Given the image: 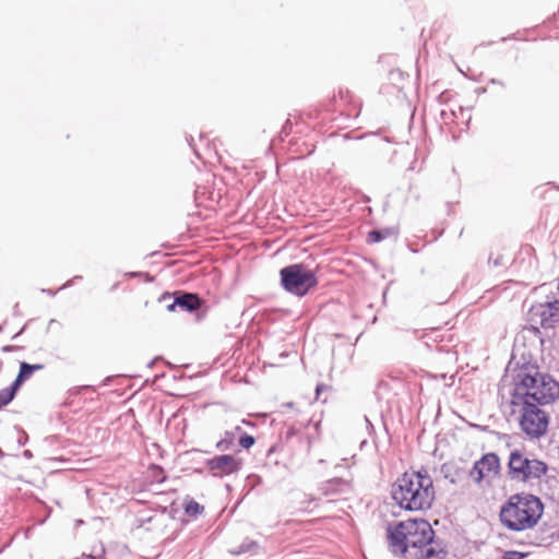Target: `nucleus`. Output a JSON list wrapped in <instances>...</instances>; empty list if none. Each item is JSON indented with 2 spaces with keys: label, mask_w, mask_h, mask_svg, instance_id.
I'll use <instances>...</instances> for the list:
<instances>
[{
  "label": "nucleus",
  "mask_w": 559,
  "mask_h": 559,
  "mask_svg": "<svg viewBox=\"0 0 559 559\" xmlns=\"http://www.w3.org/2000/svg\"><path fill=\"white\" fill-rule=\"evenodd\" d=\"M389 550L404 559H445V542L436 535L425 519H408L390 523L386 527Z\"/></svg>",
  "instance_id": "1"
},
{
  "label": "nucleus",
  "mask_w": 559,
  "mask_h": 559,
  "mask_svg": "<svg viewBox=\"0 0 559 559\" xmlns=\"http://www.w3.org/2000/svg\"><path fill=\"white\" fill-rule=\"evenodd\" d=\"M394 502L406 511H426L435 501L433 480L425 467L406 471L391 487Z\"/></svg>",
  "instance_id": "2"
},
{
  "label": "nucleus",
  "mask_w": 559,
  "mask_h": 559,
  "mask_svg": "<svg viewBox=\"0 0 559 559\" xmlns=\"http://www.w3.org/2000/svg\"><path fill=\"white\" fill-rule=\"evenodd\" d=\"M544 509L545 506L539 497L528 492H519L511 495L502 503L499 519L507 530L523 532L538 524Z\"/></svg>",
  "instance_id": "3"
},
{
  "label": "nucleus",
  "mask_w": 559,
  "mask_h": 559,
  "mask_svg": "<svg viewBox=\"0 0 559 559\" xmlns=\"http://www.w3.org/2000/svg\"><path fill=\"white\" fill-rule=\"evenodd\" d=\"M511 405L521 406L520 427L528 439H539L547 432L549 416L540 409L539 404L520 395L518 402H511Z\"/></svg>",
  "instance_id": "4"
},
{
  "label": "nucleus",
  "mask_w": 559,
  "mask_h": 559,
  "mask_svg": "<svg viewBox=\"0 0 559 559\" xmlns=\"http://www.w3.org/2000/svg\"><path fill=\"white\" fill-rule=\"evenodd\" d=\"M280 276L282 287L297 297L306 296L319 283L316 273L304 263H294L282 267Z\"/></svg>",
  "instance_id": "5"
},
{
  "label": "nucleus",
  "mask_w": 559,
  "mask_h": 559,
  "mask_svg": "<svg viewBox=\"0 0 559 559\" xmlns=\"http://www.w3.org/2000/svg\"><path fill=\"white\" fill-rule=\"evenodd\" d=\"M514 372V389L511 393V402H518V397L523 393H532L536 391L539 385V377L543 376L538 371V366L530 360L522 357L521 360H516L515 356L512 355L507 370Z\"/></svg>",
  "instance_id": "6"
},
{
  "label": "nucleus",
  "mask_w": 559,
  "mask_h": 559,
  "mask_svg": "<svg viewBox=\"0 0 559 559\" xmlns=\"http://www.w3.org/2000/svg\"><path fill=\"white\" fill-rule=\"evenodd\" d=\"M548 471L545 462L530 460L520 450L511 451L508 461V475L511 479L527 481L532 478L539 479Z\"/></svg>",
  "instance_id": "7"
},
{
  "label": "nucleus",
  "mask_w": 559,
  "mask_h": 559,
  "mask_svg": "<svg viewBox=\"0 0 559 559\" xmlns=\"http://www.w3.org/2000/svg\"><path fill=\"white\" fill-rule=\"evenodd\" d=\"M204 464L209 473L216 478H224L236 474L242 468V461L240 459L225 452L205 460Z\"/></svg>",
  "instance_id": "8"
},
{
  "label": "nucleus",
  "mask_w": 559,
  "mask_h": 559,
  "mask_svg": "<svg viewBox=\"0 0 559 559\" xmlns=\"http://www.w3.org/2000/svg\"><path fill=\"white\" fill-rule=\"evenodd\" d=\"M539 385L536 391L532 393H523L526 399L534 401L540 406L550 404L559 399V382L551 376L545 373L539 377Z\"/></svg>",
  "instance_id": "9"
},
{
  "label": "nucleus",
  "mask_w": 559,
  "mask_h": 559,
  "mask_svg": "<svg viewBox=\"0 0 559 559\" xmlns=\"http://www.w3.org/2000/svg\"><path fill=\"white\" fill-rule=\"evenodd\" d=\"M500 472V459L495 452L484 454L476 461L469 471V476L476 481L480 483L483 478L490 473L498 475Z\"/></svg>",
  "instance_id": "10"
},
{
  "label": "nucleus",
  "mask_w": 559,
  "mask_h": 559,
  "mask_svg": "<svg viewBox=\"0 0 559 559\" xmlns=\"http://www.w3.org/2000/svg\"><path fill=\"white\" fill-rule=\"evenodd\" d=\"M559 539V522H543L536 531L532 545L547 547Z\"/></svg>",
  "instance_id": "11"
},
{
  "label": "nucleus",
  "mask_w": 559,
  "mask_h": 559,
  "mask_svg": "<svg viewBox=\"0 0 559 559\" xmlns=\"http://www.w3.org/2000/svg\"><path fill=\"white\" fill-rule=\"evenodd\" d=\"M203 304V299L197 293L186 290L175 292V305L178 306L179 311L193 313L200 310Z\"/></svg>",
  "instance_id": "12"
},
{
  "label": "nucleus",
  "mask_w": 559,
  "mask_h": 559,
  "mask_svg": "<svg viewBox=\"0 0 559 559\" xmlns=\"http://www.w3.org/2000/svg\"><path fill=\"white\" fill-rule=\"evenodd\" d=\"M349 488L350 483L342 477H333L319 485L320 492L325 497L347 492Z\"/></svg>",
  "instance_id": "13"
},
{
  "label": "nucleus",
  "mask_w": 559,
  "mask_h": 559,
  "mask_svg": "<svg viewBox=\"0 0 559 559\" xmlns=\"http://www.w3.org/2000/svg\"><path fill=\"white\" fill-rule=\"evenodd\" d=\"M542 308L540 324L544 328H551L552 323L559 321V300L548 301Z\"/></svg>",
  "instance_id": "14"
},
{
  "label": "nucleus",
  "mask_w": 559,
  "mask_h": 559,
  "mask_svg": "<svg viewBox=\"0 0 559 559\" xmlns=\"http://www.w3.org/2000/svg\"><path fill=\"white\" fill-rule=\"evenodd\" d=\"M45 366L43 364H28L26 361H21L19 365V372L16 378L13 380V383L21 386L32 378V376L39 370H43Z\"/></svg>",
  "instance_id": "15"
},
{
  "label": "nucleus",
  "mask_w": 559,
  "mask_h": 559,
  "mask_svg": "<svg viewBox=\"0 0 559 559\" xmlns=\"http://www.w3.org/2000/svg\"><path fill=\"white\" fill-rule=\"evenodd\" d=\"M440 473L451 484H457L465 474L464 469L455 462L443 463L440 467Z\"/></svg>",
  "instance_id": "16"
},
{
  "label": "nucleus",
  "mask_w": 559,
  "mask_h": 559,
  "mask_svg": "<svg viewBox=\"0 0 559 559\" xmlns=\"http://www.w3.org/2000/svg\"><path fill=\"white\" fill-rule=\"evenodd\" d=\"M396 235L397 230L394 227L374 228L368 233L367 242L377 243Z\"/></svg>",
  "instance_id": "17"
},
{
  "label": "nucleus",
  "mask_w": 559,
  "mask_h": 559,
  "mask_svg": "<svg viewBox=\"0 0 559 559\" xmlns=\"http://www.w3.org/2000/svg\"><path fill=\"white\" fill-rule=\"evenodd\" d=\"M237 438L229 430H225L221 439L216 442L215 448L217 451L224 453L233 451L236 445Z\"/></svg>",
  "instance_id": "18"
},
{
  "label": "nucleus",
  "mask_w": 559,
  "mask_h": 559,
  "mask_svg": "<svg viewBox=\"0 0 559 559\" xmlns=\"http://www.w3.org/2000/svg\"><path fill=\"white\" fill-rule=\"evenodd\" d=\"M19 391L20 388L13 382L9 386L0 390V411L14 400Z\"/></svg>",
  "instance_id": "19"
},
{
  "label": "nucleus",
  "mask_w": 559,
  "mask_h": 559,
  "mask_svg": "<svg viewBox=\"0 0 559 559\" xmlns=\"http://www.w3.org/2000/svg\"><path fill=\"white\" fill-rule=\"evenodd\" d=\"M258 548H259L258 542L250 539V538H246L242 540V543L238 547L230 549L229 552L233 556H240V555H243L247 552H255Z\"/></svg>",
  "instance_id": "20"
},
{
  "label": "nucleus",
  "mask_w": 559,
  "mask_h": 559,
  "mask_svg": "<svg viewBox=\"0 0 559 559\" xmlns=\"http://www.w3.org/2000/svg\"><path fill=\"white\" fill-rule=\"evenodd\" d=\"M203 511L204 507L193 499L188 501L185 506V513L191 518H197L198 515L202 514Z\"/></svg>",
  "instance_id": "21"
},
{
  "label": "nucleus",
  "mask_w": 559,
  "mask_h": 559,
  "mask_svg": "<svg viewBox=\"0 0 559 559\" xmlns=\"http://www.w3.org/2000/svg\"><path fill=\"white\" fill-rule=\"evenodd\" d=\"M280 450H282V445L280 443H275L267 449L265 466L280 465V461L274 456V454L277 453Z\"/></svg>",
  "instance_id": "22"
},
{
  "label": "nucleus",
  "mask_w": 559,
  "mask_h": 559,
  "mask_svg": "<svg viewBox=\"0 0 559 559\" xmlns=\"http://www.w3.org/2000/svg\"><path fill=\"white\" fill-rule=\"evenodd\" d=\"M240 448L249 450L255 443V438L247 432L242 433L237 440Z\"/></svg>",
  "instance_id": "23"
},
{
  "label": "nucleus",
  "mask_w": 559,
  "mask_h": 559,
  "mask_svg": "<svg viewBox=\"0 0 559 559\" xmlns=\"http://www.w3.org/2000/svg\"><path fill=\"white\" fill-rule=\"evenodd\" d=\"M159 302H165L167 300H171V302L167 304L166 305V309L169 311V312H175L178 310V306L175 305V293H164L160 297H159Z\"/></svg>",
  "instance_id": "24"
},
{
  "label": "nucleus",
  "mask_w": 559,
  "mask_h": 559,
  "mask_svg": "<svg viewBox=\"0 0 559 559\" xmlns=\"http://www.w3.org/2000/svg\"><path fill=\"white\" fill-rule=\"evenodd\" d=\"M527 556V552H522L518 550H507L503 552L501 559H524Z\"/></svg>",
  "instance_id": "25"
},
{
  "label": "nucleus",
  "mask_w": 559,
  "mask_h": 559,
  "mask_svg": "<svg viewBox=\"0 0 559 559\" xmlns=\"http://www.w3.org/2000/svg\"><path fill=\"white\" fill-rule=\"evenodd\" d=\"M14 429L17 432L16 442H17L19 447L25 445L28 442V435L20 426H14Z\"/></svg>",
  "instance_id": "26"
},
{
  "label": "nucleus",
  "mask_w": 559,
  "mask_h": 559,
  "mask_svg": "<svg viewBox=\"0 0 559 559\" xmlns=\"http://www.w3.org/2000/svg\"><path fill=\"white\" fill-rule=\"evenodd\" d=\"M440 117H441V120L444 122V123H449V122H452L454 121V119L456 118V114L454 110H441L440 112Z\"/></svg>",
  "instance_id": "27"
},
{
  "label": "nucleus",
  "mask_w": 559,
  "mask_h": 559,
  "mask_svg": "<svg viewBox=\"0 0 559 559\" xmlns=\"http://www.w3.org/2000/svg\"><path fill=\"white\" fill-rule=\"evenodd\" d=\"M290 132H292V122L289 119H287L280 131L278 138L283 141L286 136H288L290 134Z\"/></svg>",
  "instance_id": "28"
},
{
  "label": "nucleus",
  "mask_w": 559,
  "mask_h": 559,
  "mask_svg": "<svg viewBox=\"0 0 559 559\" xmlns=\"http://www.w3.org/2000/svg\"><path fill=\"white\" fill-rule=\"evenodd\" d=\"M297 430L294 426L288 427L285 431L281 432V440L289 441L295 435Z\"/></svg>",
  "instance_id": "29"
},
{
  "label": "nucleus",
  "mask_w": 559,
  "mask_h": 559,
  "mask_svg": "<svg viewBox=\"0 0 559 559\" xmlns=\"http://www.w3.org/2000/svg\"><path fill=\"white\" fill-rule=\"evenodd\" d=\"M85 391H93V392H95L96 389H95L94 385H80V386H76V388L72 389L71 394L72 395H79V394H81V393H83Z\"/></svg>",
  "instance_id": "30"
},
{
  "label": "nucleus",
  "mask_w": 559,
  "mask_h": 559,
  "mask_svg": "<svg viewBox=\"0 0 559 559\" xmlns=\"http://www.w3.org/2000/svg\"><path fill=\"white\" fill-rule=\"evenodd\" d=\"M488 263L491 264L492 266L497 267V266H501L503 265V262H502V255H498L497 258H492L491 255L488 258Z\"/></svg>",
  "instance_id": "31"
},
{
  "label": "nucleus",
  "mask_w": 559,
  "mask_h": 559,
  "mask_svg": "<svg viewBox=\"0 0 559 559\" xmlns=\"http://www.w3.org/2000/svg\"><path fill=\"white\" fill-rule=\"evenodd\" d=\"M229 431L235 435V437L237 438V440L240 438V436L242 433H245L246 431L242 429V427L240 425H237L235 427H233L231 429H229Z\"/></svg>",
  "instance_id": "32"
},
{
  "label": "nucleus",
  "mask_w": 559,
  "mask_h": 559,
  "mask_svg": "<svg viewBox=\"0 0 559 559\" xmlns=\"http://www.w3.org/2000/svg\"><path fill=\"white\" fill-rule=\"evenodd\" d=\"M76 280H82V276L81 275H75L73 278L67 281L60 288L59 290L61 289H66V288H69L70 286L73 285V282L76 281Z\"/></svg>",
  "instance_id": "33"
},
{
  "label": "nucleus",
  "mask_w": 559,
  "mask_h": 559,
  "mask_svg": "<svg viewBox=\"0 0 559 559\" xmlns=\"http://www.w3.org/2000/svg\"><path fill=\"white\" fill-rule=\"evenodd\" d=\"M59 438L60 437L58 435H51V436L46 437L44 439V442L52 445V444H55L56 442L59 441Z\"/></svg>",
  "instance_id": "34"
},
{
  "label": "nucleus",
  "mask_w": 559,
  "mask_h": 559,
  "mask_svg": "<svg viewBox=\"0 0 559 559\" xmlns=\"http://www.w3.org/2000/svg\"><path fill=\"white\" fill-rule=\"evenodd\" d=\"M425 337L431 338V340H433V341H436V342H438V341H439V338H440V340H442V337H440V336L438 335V330H432L430 333L425 334Z\"/></svg>",
  "instance_id": "35"
},
{
  "label": "nucleus",
  "mask_w": 559,
  "mask_h": 559,
  "mask_svg": "<svg viewBox=\"0 0 559 559\" xmlns=\"http://www.w3.org/2000/svg\"><path fill=\"white\" fill-rule=\"evenodd\" d=\"M187 142H188L189 146L193 150L195 155L200 156V154H199V152H198V150L195 147V144H194V139L191 135L187 136Z\"/></svg>",
  "instance_id": "36"
},
{
  "label": "nucleus",
  "mask_w": 559,
  "mask_h": 559,
  "mask_svg": "<svg viewBox=\"0 0 559 559\" xmlns=\"http://www.w3.org/2000/svg\"><path fill=\"white\" fill-rule=\"evenodd\" d=\"M19 348L20 347L16 346V345H5V346L2 347V352L3 353H11V352H13L15 349H19Z\"/></svg>",
  "instance_id": "37"
},
{
  "label": "nucleus",
  "mask_w": 559,
  "mask_h": 559,
  "mask_svg": "<svg viewBox=\"0 0 559 559\" xmlns=\"http://www.w3.org/2000/svg\"><path fill=\"white\" fill-rule=\"evenodd\" d=\"M364 419L366 421L368 432H369V435H371V432L374 431L373 425L371 424V421L369 420V418L367 416H365Z\"/></svg>",
  "instance_id": "38"
},
{
  "label": "nucleus",
  "mask_w": 559,
  "mask_h": 559,
  "mask_svg": "<svg viewBox=\"0 0 559 559\" xmlns=\"http://www.w3.org/2000/svg\"><path fill=\"white\" fill-rule=\"evenodd\" d=\"M326 389V385L323 384V383H319L317 386H316V394H317V397H319V395L321 394V392Z\"/></svg>",
  "instance_id": "39"
},
{
  "label": "nucleus",
  "mask_w": 559,
  "mask_h": 559,
  "mask_svg": "<svg viewBox=\"0 0 559 559\" xmlns=\"http://www.w3.org/2000/svg\"><path fill=\"white\" fill-rule=\"evenodd\" d=\"M194 193H195V200H200V199H201V195H203L205 192H204V190H203L201 187H198V188L195 189V192H194Z\"/></svg>",
  "instance_id": "40"
},
{
  "label": "nucleus",
  "mask_w": 559,
  "mask_h": 559,
  "mask_svg": "<svg viewBox=\"0 0 559 559\" xmlns=\"http://www.w3.org/2000/svg\"><path fill=\"white\" fill-rule=\"evenodd\" d=\"M489 83L490 84H497V85H500L502 87L504 86V83L502 81L498 80V79H490Z\"/></svg>",
  "instance_id": "41"
},
{
  "label": "nucleus",
  "mask_w": 559,
  "mask_h": 559,
  "mask_svg": "<svg viewBox=\"0 0 559 559\" xmlns=\"http://www.w3.org/2000/svg\"><path fill=\"white\" fill-rule=\"evenodd\" d=\"M23 456L29 460L33 457V452L31 450H24Z\"/></svg>",
  "instance_id": "42"
},
{
  "label": "nucleus",
  "mask_w": 559,
  "mask_h": 559,
  "mask_svg": "<svg viewBox=\"0 0 559 559\" xmlns=\"http://www.w3.org/2000/svg\"><path fill=\"white\" fill-rule=\"evenodd\" d=\"M41 292L47 294V295H49V296H51V297H55L56 294H57V292L52 290V289H43Z\"/></svg>",
  "instance_id": "43"
},
{
  "label": "nucleus",
  "mask_w": 559,
  "mask_h": 559,
  "mask_svg": "<svg viewBox=\"0 0 559 559\" xmlns=\"http://www.w3.org/2000/svg\"><path fill=\"white\" fill-rule=\"evenodd\" d=\"M111 380H112V377H110V376H109V377H106V378L103 380V385H109V384H110V382H111Z\"/></svg>",
  "instance_id": "44"
},
{
  "label": "nucleus",
  "mask_w": 559,
  "mask_h": 559,
  "mask_svg": "<svg viewBox=\"0 0 559 559\" xmlns=\"http://www.w3.org/2000/svg\"><path fill=\"white\" fill-rule=\"evenodd\" d=\"M26 329V325H24L16 334L12 336V340H15L17 336H20Z\"/></svg>",
  "instance_id": "45"
},
{
  "label": "nucleus",
  "mask_w": 559,
  "mask_h": 559,
  "mask_svg": "<svg viewBox=\"0 0 559 559\" xmlns=\"http://www.w3.org/2000/svg\"><path fill=\"white\" fill-rule=\"evenodd\" d=\"M140 275H142L141 272H130V273H128V276H130V277H138Z\"/></svg>",
  "instance_id": "46"
},
{
  "label": "nucleus",
  "mask_w": 559,
  "mask_h": 559,
  "mask_svg": "<svg viewBox=\"0 0 559 559\" xmlns=\"http://www.w3.org/2000/svg\"><path fill=\"white\" fill-rule=\"evenodd\" d=\"M241 424L254 427V424L252 421H250V420H247V419H242Z\"/></svg>",
  "instance_id": "47"
},
{
  "label": "nucleus",
  "mask_w": 559,
  "mask_h": 559,
  "mask_svg": "<svg viewBox=\"0 0 559 559\" xmlns=\"http://www.w3.org/2000/svg\"><path fill=\"white\" fill-rule=\"evenodd\" d=\"M285 407H293L294 406V403L293 402H288L286 404H284Z\"/></svg>",
  "instance_id": "48"
},
{
  "label": "nucleus",
  "mask_w": 559,
  "mask_h": 559,
  "mask_svg": "<svg viewBox=\"0 0 559 559\" xmlns=\"http://www.w3.org/2000/svg\"><path fill=\"white\" fill-rule=\"evenodd\" d=\"M4 330V324H0V333H2Z\"/></svg>",
  "instance_id": "49"
},
{
  "label": "nucleus",
  "mask_w": 559,
  "mask_h": 559,
  "mask_svg": "<svg viewBox=\"0 0 559 559\" xmlns=\"http://www.w3.org/2000/svg\"><path fill=\"white\" fill-rule=\"evenodd\" d=\"M473 427L475 428H481L483 430H485L487 427H479L478 425H473Z\"/></svg>",
  "instance_id": "50"
},
{
  "label": "nucleus",
  "mask_w": 559,
  "mask_h": 559,
  "mask_svg": "<svg viewBox=\"0 0 559 559\" xmlns=\"http://www.w3.org/2000/svg\"><path fill=\"white\" fill-rule=\"evenodd\" d=\"M383 140H384L385 142H390V139H389V138H386V136H384V138H383Z\"/></svg>",
  "instance_id": "51"
},
{
  "label": "nucleus",
  "mask_w": 559,
  "mask_h": 559,
  "mask_svg": "<svg viewBox=\"0 0 559 559\" xmlns=\"http://www.w3.org/2000/svg\"><path fill=\"white\" fill-rule=\"evenodd\" d=\"M117 286H118V284L112 285L111 289H112V290H114V289H116V288H117Z\"/></svg>",
  "instance_id": "52"
},
{
  "label": "nucleus",
  "mask_w": 559,
  "mask_h": 559,
  "mask_svg": "<svg viewBox=\"0 0 559 559\" xmlns=\"http://www.w3.org/2000/svg\"><path fill=\"white\" fill-rule=\"evenodd\" d=\"M510 37H502V41H506L507 39H509Z\"/></svg>",
  "instance_id": "53"
},
{
  "label": "nucleus",
  "mask_w": 559,
  "mask_h": 559,
  "mask_svg": "<svg viewBox=\"0 0 559 559\" xmlns=\"http://www.w3.org/2000/svg\"><path fill=\"white\" fill-rule=\"evenodd\" d=\"M555 187H556V189H558V190H559V186H555Z\"/></svg>",
  "instance_id": "54"
}]
</instances>
